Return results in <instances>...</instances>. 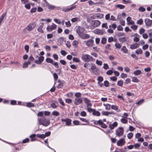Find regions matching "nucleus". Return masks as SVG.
<instances>
[{"label":"nucleus","instance_id":"10","mask_svg":"<svg viewBox=\"0 0 152 152\" xmlns=\"http://www.w3.org/2000/svg\"><path fill=\"white\" fill-rule=\"evenodd\" d=\"M56 25L53 23L51 26H48L47 28V30L48 31H50L56 29Z\"/></svg>","mask_w":152,"mask_h":152},{"label":"nucleus","instance_id":"48","mask_svg":"<svg viewBox=\"0 0 152 152\" xmlns=\"http://www.w3.org/2000/svg\"><path fill=\"white\" fill-rule=\"evenodd\" d=\"M133 135V134L132 132H130L128 134L127 136L129 139H131L132 138Z\"/></svg>","mask_w":152,"mask_h":152},{"label":"nucleus","instance_id":"45","mask_svg":"<svg viewBox=\"0 0 152 152\" xmlns=\"http://www.w3.org/2000/svg\"><path fill=\"white\" fill-rule=\"evenodd\" d=\"M52 115L57 116L59 115V113L58 111H54L52 112Z\"/></svg>","mask_w":152,"mask_h":152},{"label":"nucleus","instance_id":"8","mask_svg":"<svg viewBox=\"0 0 152 152\" xmlns=\"http://www.w3.org/2000/svg\"><path fill=\"white\" fill-rule=\"evenodd\" d=\"M85 29L82 27L79 26L76 29V32L78 34L79 36H80L84 32Z\"/></svg>","mask_w":152,"mask_h":152},{"label":"nucleus","instance_id":"22","mask_svg":"<svg viewBox=\"0 0 152 152\" xmlns=\"http://www.w3.org/2000/svg\"><path fill=\"white\" fill-rule=\"evenodd\" d=\"M92 114L94 115L97 116H100V113L98 111H96L95 109L94 110Z\"/></svg>","mask_w":152,"mask_h":152},{"label":"nucleus","instance_id":"27","mask_svg":"<svg viewBox=\"0 0 152 152\" xmlns=\"http://www.w3.org/2000/svg\"><path fill=\"white\" fill-rule=\"evenodd\" d=\"M37 137L39 138L44 139L45 137L46 136L45 134H38L37 135Z\"/></svg>","mask_w":152,"mask_h":152},{"label":"nucleus","instance_id":"57","mask_svg":"<svg viewBox=\"0 0 152 152\" xmlns=\"http://www.w3.org/2000/svg\"><path fill=\"white\" fill-rule=\"evenodd\" d=\"M110 78L111 80L115 82L116 81L117 79V77L115 76L111 77H110Z\"/></svg>","mask_w":152,"mask_h":152},{"label":"nucleus","instance_id":"58","mask_svg":"<svg viewBox=\"0 0 152 152\" xmlns=\"http://www.w3.org/2000/svg\"><path fill=\"white\" fill-rule=\"evenodd\" d=\"M102 113L103 115H108L109 114H111L110 113H109L107 111H103L102 112Z\"/></svg>","mask_w":152,"mask_h":152},{"label":"nucleus","instance_id":"60","mask_svg":"<svg viewBox=\"0 0 152 152\" xmlns=\"http://www.w3.org/2000/svg\"><path fill=\"white\" fill-rule=\"evenodd\" d=\"M145 31V30L144 28H141L139 30V33L140 34H142L144 33Z\"/></svg>","mask_w":152,"mask_h":152},{"label":"nucleus","instance_id":"12","mask_svg":"<svg viewBox=\"0 0 152 152\" xmlns=\"http://www.w3.org/2000/svg\"><path fill=\"white\" fill-rule=\"evenodd\" d=\"M37 57L39 59L38 60H35L34 61L35 63L38 64H41L42 62L44 61V57L43 56L39 57L38 56H37L36 57V58H37Z\"/></svg>","mask_w":152,"mask_h":152},{"label":"nucleus","instance_id":"30","mask_svg":"<svg viewBox=\"0 0 152 152\" xmlns=\"http://www.w3.org/2000/svg\"><path fill=\"white\" fill-rule=\"evenodd\" d=\"M109 27L110 28H113V30H114L116 28L117 26L116 24L115 23H114L112 25H109Z\"/></svg>","mask_w":152,"mask_h":152},{"label":"nucleus","instance_id":"25","mask_svg":"<svg viewBox=\"0 0 152 152\" xmlns=\"http://www.w3.org/2000/svg\"><path fill=\"white\" fill-rule=\"evenodd\" d=\"M34 58L33 57L32 55H31L28 58V64H31V62L34 61Z\"/></svg>","mask_w":152,"mask_h":152},{"label":"nucleus","instance_id":"50","mask_svg":"<svg viewBox=\"0 0 152 152\" xmlns=\"http://www.w3.org/2000/svg\"><path fill=\"white\" fill-rule=\"evenodd\" d=\"M143 23V21L142 19H140L138 20L137 21V23L139 25H141Z\"/></svg>","mask_w":152,"mask_h":152},{"label":"nucleus","instance_id":"13","mask_svg":"<svg viewBox=\"0 0 152 152\" xmlns=\"http://www.w3.org/2000/svg\"><path fill=\"white\" fill-rule=\"evenodd\" d=\"M94 31L95 33L98 35H102L105 33V31L103 29H97Z\"/></svg>","mask_w":152,"mask_h":152},{"label":"nucleus","instance_id":"21","mask_svg":"<svg viewBox=\"0 0 152 152\" xmlns=\"http://www.w3.org/2000/svg\"><path fill=\"white\" fill-rule=\"evenodd\" d=\"M58 82L59 83L58 85L57 86V88H62L63 86L64 83L63 82H61L60 80H58Z\"/></svg>","mask_w":152,"mask_h":152},{"label":"nucleus","instance_id":"61","mask_svg":"<svg viewBox=\"0 0 152 152\" xmlns=\"http://www.w3.org/2000/svg\"><path fill=\"white\" fill-rule=\"evenodd\" d=\"M30 64H28V61H27V62H26L24 63L23 67V68H27L28 67V65Z\"/></svg>","mask_w":152,"mask_h":152},{"label":"nucleus","instance_id":"23","mask_svg":"<svg viewBox=\"0 0 152 152\" xmlns=\"http://www.w3.org/2000/svg\"><path fill=\"white\" fill-rule=\"evenodd\" d=\"M104 15L103 14L96 13L95 14V16L97 18H103Z\"/></svg>","mask_w":152,"mask_h":152},{"label":"nucleus","instance_id":"36","mask_svg":"<svg viewBox=\"0 0 152 152\" xmlns=\"http://www.w3.org/2000/svg\"><path fill=\"white\" fill-rule=\"evenodd\" d=\"M124 35L125 34L124 33L118 32L115 33V35L118 37H120L121 36H124Z\"/></svg>","mask_w":152,"mask_h":152},{"label":"nucleus","instance_id":"43","mask_svg":"<svg viewBox=\"0 0 152 152\" xmlns=\"http://www.w3.org/2000/svg\"><path fill=\"white\" fill-rule=\"evenodd\" d=\"M105 48L107 50H111V45L110 44H108L106 45L105 46Z\"/></svg>","mask_w":152,"mask_h":152},{"label":"nucleus","instance_id":"28","mask_svg":"<svg viewBox=\"0 0 152 152\" xmlns=\"http://www.w3.org/2000/svg\"><path fill=\"white\" fill-rule=\"evenodd\" d=\"M141 71L140 70H137L135 71L134 72V74L135 75H140L141 73Z\"/></svg>","mask_w":152,"mask_h":152},{"label":"nucleus","instance_id":"16","mask_svg":"<svg viewBox=\"0 0 152 152\" xmlns=\"http://www.w3.org/2000/svg\"><path fill=\"white\" fill-rule=\"evenodd\" d=\"M76 7V5H72L71 7L65 8L63 9V10L65 12H68L75 9Z\"/></svg>","mask_w":152,"mask_h":152},{"label":"nucleus","instance_id":"31","mask_svg":"<svg viewBox=\"0 0 152 152\" xmlns=\"http://www.w3.org/2000/svg\"><path fill=\"white\" fill-rule=\"evenodd\" d=\"M118 39L119 41L122 43L125 42L126 40L125 37H124L119 38Z\"/></svg>","mask_w":152,"mask_h":152},{"label":"nucleus","instance_id":"24","mask_svg":"<svg viewBox=\"0 0 152 152\" xmlns=\"http://www.w3.org/2000/svg\"><path fill=\"white\" fill-rule=\"evenodd\" d=\"M135 52L137 55L141 54L143 53V51L141 48H139L137 49Z\"/></svg>","mask_w":152,"mask_h":152},{"label":"nucleus","instance_id":"19","mask_svg":"<svg viewBox=\"0 0 152 152\" xmlns=\"http://www.w3.org/2000/svg\"><path fill=\"white\" fill-rule=\"evenodd\" d=\"M138 47L139 44L137 43H135L131 45L130 48L131 49H134Z\"/></svg>","mask_w":152,"mask_h":152},{"label":"nucleus","instance_id":"64","mask_svg":"<svg viewBox=\"0 0 152 152\" xmlns=\"http://www.w3.org/2000/svg\"><path fill=\"white\" fill-rule=\"evenodd\" d=\"M115 45L116 48L119 49H120L121 47V45L119 43H116Z\"/></svg>","mask_w":152,"mask_h":152},{"label":"nucleus","instance_id":"38","mask_svg":"<svg viewBox=\"0 0 152 152\" xmlns=\"http://www.w3.org/2000/svg\"><path fill=\"white\" fill-rule=\"evenodd\" d=\"M107 39L105 37H103L102 38L101 42L102 44H105L107 42Z\"/></svg>","mask_w":152,"mask_h":152},{"label":"nucleus","instance_id":"3","mask_svg":"<svg viewBox=\"0 0 152 152\" xmlns=\"http://www.w3.org/2000/svg\"><path fill=\"white\" fill-rule=\"evenodd\" d=\"M93 121L94 124L99 125L102 128L106 129L107 127V125L104 124L101 120L100 119L98 121L94 120Z\"/></svg>","mask_w":152,"mask_h":152},{"label":"nucleus","instance_id":"15","mask_svg":"<svg viewBox=\"0 0 152 152\" xmlns=\"http://www.w3.org/2000/svg\"><path fill=\"white\" fill-rule=\"evenodd\" d=\"M125 143L124 140L123 139H121L119 140L117 143V144L118 146H121L124 145Z\"/></svg>","mask_w":152,"mask_h":152},{"label":"nucleus","instance_id":"2","mask_svg":"<svg viewBox=\"0 0 152 152\" xmlns=\"http://www.w3.org/2000/svg\"><path fill=\"white\" fill-rule=\"evenodd\" d=\"M81 58L84 61L87 62L92 61L93 60V58L88 54H83Z\"/></svg>","mask_w":152,"mask_h":152},{"label":"nucleus","instance_id":"41","mask_svg":"<svg viewBox=\"0 0 152 152\" xmlns=\"http://www.w3.org/2000/svg\"><path fill=\"white\" fill-rule=\"evenodd\" d=\"M79 20V18L77 17L74 18H72L71 19V21L72 22L74 23L76 21H78Z\"/></svg>","mask_w":152,"mask_h":152},{"label":"nucleus","instance_id":"11","mask_svg":"<svg viewBox=\"0 0 152 152\" xmlns=\"http://www.w3.org/2000/svg\"><path fill=\"white\" fill-rule=\"evenodd\" d=\"M85 42H86V45L89 47H92L94 44V41L91 39H89Z\"/></svg>","mask_w":152,"mask_h":152},{"label":"nucleus","instance_id":"20","mask_svg":"<svg viewBox=\"0 0 152 152\" xmlns=\"http://www.w3.org/2000/svg\"><path fill=\"white\" fill-rule=\"evenodd\" d=\"M117 123L116 122H115L113 124H110L109 126L111 129H113L115 127L117 126Z\"/></svg>","mask_w":152,"mask_h":152},{"label":"nucleus","instance_id":"37","mask_svg":"<svg viewBox=\"0 0 152 152\" xmlns=\"http://www.w3.org/2000/svg\"><path fill=\"white\" fill-rule=\"evenodd\" d=\"M26 106L29 107H34V104L31 102H28L26 104Z\"/></svg>","mask_w":152,"mask_h":152},{"label":"nucleus","instance_id":"7","mask_svg":"<svg viewBox=\"0 0 152 152\" xmlns=\"http://www.w3.org/2000/svg\"><path fill=\"white\" fill-rule=\"evenodd\" d=\"M100 22L99 20H94L91 21L92 26L94 28L98 27L100 24Z\"/></svg>","mask_w":152,"mask_h":152},{"label":"nucleus","instance_id":"14","mask_svg":"<svg viewBox=\"0 0 152 152\" xmlns=\"http://www.w3.org/2000/svg\"><path fill=\"white\" fill-rule=\"evenodd\" d=\"M85 103L87 104V107H91L92 104L91 103V101L87 98H85L83 99Z\"/></svg>","mask_w":152,"mask_h":152},{"label":"nucleus","instance_id":"51","mask_svg":"<svg viewBox=\"0 0 152 152\" xmlns=\"http://www.w3.org/2000/svg\"><path fill=\"white\" fill-rule=\"evenodd\" d=\"M58 100L59 101V102L60 104H61V105L63 106H65V104L64 102L62 100L61 98H59L58 99Z\"/></svg>","mask_w":152,"mask_h":152},{"label":"nucleus","instance_id":"47","mask_svg":"<svg viewBox=\"0 0 152 152\" xmlns=\"http://www.w3.org/2000/svg\"><path fill=\"white\" fill-rule=\"evenodd\" d=\"M66 26L67 27H69L71 26V24L70 21L68 20L65 23Z\"/></svg>","mask_w":152,"mask_h":152},{"label":"nucleus","instance_id":"59","mask_svg":"<svg viewBox=\"0 0 152 152\" xmlns=\"http://www.w3.org/2000/svg\"><path fill=\"white\" fill-rule=\"evenodd\" d=\"M53 75L54 80H55V81H56L58 79V76L57 74L55 73H54L53 74Z\"/></svg>","mask_w":152,"mask_h":152},{"label":"nucleus","instance_id":"4","mask_svg":"<svg viewBox=\"0 0 152 152\" xmlns=\"http://www.w3.org/2000/svg\"><path fill=\"white\" fill-rule=\"evenodd\" d=\"M61 121L62 122V124H65V125L67 126H69L71 125L72 120L69 118L66 119L62 118Z\"/></svg>","mask_w":152,"mask_h":152},{"label":"nucleus","instance_id":"29","mask_svg":"<svg viewBox=\"0 0 152 152\" xmlns=\"http://www.w3.org/2000/svg\"><path fill=\"white\" fill-rule=\"evenodd\" d=\"M121 50L125 53H128V50L126 48V47L125 46H124L122 47L121 49Z\"/></svg>","mask_w":152,"mask_h":152},{"label":"nucleus","instance_id":"18","mask_svg":"<svg viewBox=\"0 0 152 152\" xmlns=\"http://www.w3.org/2000/svg\"><path fill=\"white\" fill-rule=\"evenodd\" d=\"M81 38L83 39H88L90 38V36L88 34H81L79 36Z\"/></svg>","mask_w":152,"mask_h":152},{"label":"nucleus","instance_id":"33","mask_svg":"<svg viewBox=\"0 0 152 152\" xmlns=\"http://www.w3.org/2000/svg\"><path fill=\"white\" fill-rule=\"evenodd\" d=\"M91 69L93 71H96L97 69L96 66L94 64H92Z\"/></svg>","mask_w":152,"mask_h":152},{"label":"nucleus","instance_id":"46","mask_svg":"<svg viewBox=\"0 0 152 152\" xmlns=\"http://www.w3.org/2000/svg\"><path fill=\"white\" fill-rule=\"evenodd\" d=\"M73 61L74 62L76 63H78L80 62V60L78 58L74 57L73 58Z\"/></svg>","mask_w":152,"mask_h":152},{"label":"nucleus","instance_id":"9","mask_svg":"<svg viewBox=\"0 0 152 152\" xmlns=\"http://www.w3.org/2000/svg\"><path fill=\"white\" fill-rule=\"evenodd\" d=\"M83 102L82 98H76L74 100V104L76 105H79Z\"/></svg>","mask_w":152,"mask_h":152},{"label":"nucleus","instance_id":"39","mask_svg":"<svg viewBox=\"0 0 152 152\" xmlns=\"http://www.w3.org/2000/svg\"><path fill=\"white\" fill-rule=\"evenodd\" d=\"M80 119L82 121L86 122L87 124H90L89 122L87 120L84 118H80Z\"/></svg>","mask_w":152,"mask_h":152},{"label":"nucleus","instance_id":"32","mask_svg":"<svg viewBox=\"0 0 152 152\" xmlns=\"http://www.w3.org/2000/svg\"><path fill=\"white\" fill-rule=\"evenodd\" d=\"M115 7L120 9H123L125 8V6L122 4H117Z\"/></svg>","mask_w":152,"mask_h":152},{"label":"nucleus","instance_id":"1","mask_svg":"<svg viewBox=\"0 0 152 152\" xmlns=\"http://www.w3.org/2000/svg\"><path fill=\"white\" fill-rule=\"evenodd\" d=\"M37 120L39 125H42L45 126L49 125L50 123L49 120H47L44 117L38 118Z\"/></svg>","mask_w":152,"mask_h":152},{"label":"nucleus","instance_id":"53","mask_svg":"<svg viewBox=\"0 0 152 152\" xmlns=\"http://www.w3.org/2000/svg\"><path fill=\"white\" fill-rule=\"evenodd\" d=\"M121 122L123 124H126L127 123V120L124 118H122L121 120Z\"/></svg>","mask_w":152,"mask_h":152},{"label":"nucleus","instance_id":"26","mask_svg":"<svg viewBox=\"0 0 152 152\" xmlns=\"http://www.w3.org/2000/svg\"><path fill=\"white\" fill-rule=\"evenodd\" d=\"M37 136L35 134H34L31 135L30 136V137L31 138V141H35L37 140V139L35 137Z\"/></svg>","mask_w":152,"mask_h":152},{"label":"nucleus","instance_id":"54","mask_svg":"<svg viewBox=\"0 0 152 152\" xmlns=\"http://www.w3.org/2000/svg\"><path fill=\"white\" fill-rule=\"evenodd\" d=\"M109 83L107 80L104 81V85L106 87H108L109 86Z\"/></svg>","mask_w":152,"mask_h":152},{"label":"nucleus","instance_id":"63","mask_svg":"<svg viewBox=\"0 0 152 152\" xmlns=\"http://www.w3.org/2000/svg\"><path fill=\"white\" fill-rule=\"evenodd\" d=\"M96 63L99 65L101 66L102 65V62L101 61L96 60Z\"/></svg>","mask_w":152,"mask_h":152},{"label":"nucleus","instance_id":"5","mask_svg":"<svg viewBox=\"0 0 152 152\" xmlns=\"http://www.w3.org/2000/svg\"><path fill=\"white\" fill-rule=\"evenodd\" d=\"M36 24L35 23H32L29 24L26 28L24 29V31L27 30L29 31H31L35 27Z\"/></svg>","mask_w":152,"mask_h":152},{"label":"nucleus","instance_id":"6","mask_svg":"<svg viewBox=\"0 0 152 152\" xmlns=\"http://www.w3.org/2000/svg\"><path fill=\"white\" fill-rule=\"evenodd\" d=\"M124 133L123 129L122 127H119L118 129L116 130V134L117 136L120 137L123 135Z\"/></svg>","mask_w":152,"mask_h":152},{"label":"nucleus","instance_id":"44","mask_svg":"<svg viewBox=\"0 0 152 152\" xmlns=\"http://www.w3.org/2000/svg\"><path fill=\"white\" fill-rule=\"evenodd\" d=\"M97 80L98 81V83H99L102 82L103 81V78L101 76H99L98 77Z\"/></svg>","mask_w":152,"mask_h":152},{"label":"nucleus","instance_id":"49","mask_svg":"<svg viewBox=\"0 0 152 152\" xmlns=\"http://www.w3.org/2000/svg\"><path fill=\"white\" fill-rule=\"evenodd\" d=\"M111 108L115 110H117L118 109V107L115 105H112L111 106Z\"/></svg>","mask_w":152,"mask_h":152},{"label":"nucleus","instance_id":"42","mask_svg":"<svg viewBox=\"0 0 152 152\" xmlns=\"http://www.w3.org/2000/svg\"><path fill=\"white\" fill-rule=\"evenodd\" d=\"M104 105L105 107V109L107 110H109L110 109L111 106L109 104H104Z\"/></svg>","mask_w":152,"mask_h":152},{"label":"nucleus","instance_id":"56","mask_svg":"<svg viewBox=\"0 0 152 152\" xmlns=\"http://www.w3.org/2000/svg\"><path fill=\"white\" fill-rule=\"evenodd\" d=\"M44 115V113L42 111L39 112L37 114V115L38 117H42Z\"/></svg>","mask_w":152,"mask_h":152},{"label":"nucleus","instance_id":"17","mask_svg":"<svg viewBox=\"0 0 152 152\" xmlns=\"http://www.w3.org/2000/svg\"><path fill=\"white\" fill-rule=\"evenodd\" d=\"M145 22L146 26H150L151 25L152 20L149 19L147 18L145 19Z\"/></svg>","mask_w":152,"mask_h":152},{"label":"nucleus","instance_id":"40","mask_svg":"<svg viewBox=\"0 0 152 152\" xmlns=\"http://www.w3.org/2000/svg\"><path fill=\"white\" fill-rule=\"evenodd\" d=\"M46 61L48 63L52 64L53 62V61L50 58H47L46 59Z\"/></svg>","mask_w":152,"mask_h":152},{"label":"nucleus","instance_id":"55","mask_svg":"<svg viewBox=\"0 0 152 152\" xmlns=\"http://www.w3.org/2000/svg\"><path fill=\"white\" fill-rule=\"evenodd\" d=\"M102 28H104L106 29H107L108 27L107 26V23H103L102 26Z\"/></svg>","mask_w":152,"mask_h":152},{"label":"nucleus","instance_id":"34","mask_svg":"<svg viewBox=\"0 0 152 152\" xmlns=\"http://www.w3.org/2000/svg\"><path fill=\"white\" fill-rule=\"evenodd\" d=\"M123 84V81L122 80H120L118 81L117 84V85L121 87L122 86Z\"/></svg>","mask_w":152,"mask_h":152},{"label":"nucleus","instance_id":"35","mask_svg":"<svg viewBox=\"0 0 152 152\" xmlns=\"http://www.w3.org/2000/svg\"><path fill=\"white\" fill-rule=\"evenodd\" d=\"M132 81L134 82L138 83L139 82V80L136 77H132Z\"/></svg>","mask_w":152,"mask_h":152},{"label":"nucleus","instance_id":"52","mask_svg":"<svg viewBox=\"0 0 152 152\" xmlns=\"http://www.w3.org/2000/svg\"><path fill=\"white\" fill-rule=\"evenodd\" d=\"M81 95V93L80 92H77L75 93V96L76 97V98H80Z\"/></svg>","mask_w":152,"mask_h":152},{"label":"nucleus","instance_id":"62","mask_svg":"<svg viewBox=\"0 0 152 152\" xmlns=\"http://www.w3.org/2000/svg\"><path fill=\"white\" fill-rule=\"evenodd\" d=\"M80 115L83 117H85L86 116L87 114L86 112L84 111H82L80 113Z\"/></svg>","mask_w":152,"mask_h":152}]
</instances>
